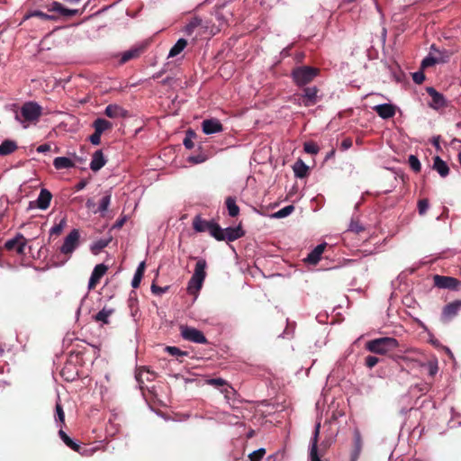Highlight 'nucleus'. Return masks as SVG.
Returning a JSON list of instances; mask_svg holds the SVG:
<instances>
[{"label": "nucleus", "mask_w": 461, "mask_h": 461, "mask_svg": "<svg viewBox=\"0 0 461 461\" xmlns=\"http://www.w3.org/2000/svg\"><path fill=\"white\" fill-rule=\"evenodd\" d=\"M42 113V107L36 102L24 103L20 111L15 113V120L19 122L24 129L32 124H36Z\"/></svg>", "instance_id": "f257e3e1"}, {"label": "nucleus", "mask_w": 461, "mask_h": 461, "mask_svg": "<svg viewBox=\"0 0 461 461\" xmlns=\"http://www.w3.org/2000/svg\"><path fill=\"white\" fill-rule=\"evenodd\" d=\"M397 339L391 337H384L372 339L366 343V349L372 353L385 355L391 350L398 348Z\"/></svg>", "instance_id": "f03ea898"}, {"label": "nucleus", "mask_w": 461, "mask_h": 461, "mask_svg": "<svg viewBox=\"0 0 461 461\" xmlns=\"http://www.w3.org/2000/svg\"><path fill=\"white\" fill-rule=\"evenodd\" d=\"M206 261L203 258H199L196 262L194 274L188 282L187 289L189 293L194 294L198 292L202 286L206 276Z\"/></svg>", "instance_id": "7ed1b4c3"}, {"label": "nucleus", "mask_w": 461, "mask_h": 461, "mask_svg": "<svg viewBox=\"0 0 461 461\" xmlns=\"http://www.w3.org/2000/svg\"><path fill=\"white\" fill-rule=\"evenodd\" d=\"M318 73V68L303 66L294 68L292 72V77L298 86H303L312 82Z\"/></svg>", "instance_id": "20e7f679"}, {"label": "nucleus", "mask_w": 461, "mask_h": 461, "mask_svg": "<svg viewBox=\"0 0 461 461\" xmlns=\"http://www.w3.org/2000/svg\"><path fill=\"white\" fill-rule=\"evenodd\" d=\"M79 230L73 229L65 238L63 244L61 245L59 251L62 255L69 258L73 252L79 245Z\"/></svg>", "instance_id": "39448f33"}, {"label": "nucleus", "mask_w": 461, "mask_h": 461, "mask_svg": "<svg viewBox=\"0 0 461 461\" xmlns=\"http://www.w3.org/2000/svg\"><path fill=\"white\" fill-rule=\"evenodd\" d=\"M180 333L185 340L193 343L206 344L208 342L203 333L194 327L182 325L180 327Z\"/></svg>", "instance_id": "423d86ee"}, {"label": "nucleus", "mask_w": 461, "mask_h": 461, "mask_svg": "<svg viewBox=\"0 0 461 461\" xmlns=\"http://www.w3.org/2000/svg\"><path fill=\"white\" fill-rule=\"evenodd\" d=\"M318 88L316 86L305 87L303 93L296 95L295 100L300 105L305 107L314 105L318 102Z\"/></svg>", "instance_id": "0eeeda50"}, {"label": "nucleus", "mask_w": 461, "mask_h": 461, "mask_svg": "<svg viewBox=\"0 0 461 461\" xmlns=\"http://www.w3.org/2000/svg\"><path fill=\"white\" fill-rule=\"evenodd\" d=\"M244 235V231L240 227H228L221 229L219 226V231L215 232L214 239L217 240L234 241Z\"/></svg>", "instance_id": "6e6552de"}, {"label": "nucleus", "mask_w": 461, "mask_h": 461, "mask_svg": "<svg viewBox=\"0 0 461 461\" xmlns=\"http://www.w3.org/2000/svg\"><path fill=\"white\" fill-rule=\"evenodd\" d=\"M193 228L197 232L208 231L213 238L216 231H219V224L212 221H205L200 216H195L193 221Z\"/></svg>", "instance_id": "1a4fd4ad"}, {"label": "nucleus", "mask_w": 461, "mask_h": 461, "mask_svg": "<svg viewBox=\"0 0 461 461\" xmlns=\"http://www.w3.org/2000/svg\"><path fill=\"white\" fill-rule=\"evenodd\" d=\"M27 240L22 234H17L14 239L8 240L5 247L8 250H15L18 254H24Z\"/></svg>", "instance_id": "9d476101"}, {"label": "nucleus", "mask_w": 461, "mask_h": 461, "mask_svg": "<svg viewBox=\"0 0 461 461\" xmlns=\"http://www.w3.org/2000/svg\"><path fill=\"white\" fill-rule=\"evenodd\" d=\"M51 198V193L49 190L42 188L40 192L37 200L30 203V207H37L41 210H46L49 208L50 204Z\"/></svg>", "instance_id": "9b49d317"}, {"label": "nucleus", "mask_w": 461, "mask_h": 461, "mask_svg": "<svg viewBox=\"0 0 461 461\" xmlns=\"http://www.w3.org/2000/svg\"><path fill=\"white\" fill-rule=\"evenodd\" d=\"M321 423L318 422L315 425L313 435L311 438L310 447H309V458L310 461H321L317 453L318 448V439L320 434Z\"/></svg>", "instance_id": "f8f14e48"}, {"label": "nucleus", "mask_w": 461, "mask_h": 461, "mask_svg": "<svg viewBox=\"0 0 461 461\" xmlns=\"http://www.w3.org/2000/svg\"><path fill=\"white\" fill-rule=\"evenodd\" d=\"M434 285L438 288H444V289H456L458 285L457 279L451 277V276H444L436 275L433 277Z\"/></svg>", "instance_id": "ddd939ff"}, {"label": "nucleus", "mask_w": 461, "mask_h": 461, "mask_svg": "<svg viewBox=\"0 0 461 461\" xmlns=\"http://www.w3.org/2000/svg\"><path fill=\"white\" fill-rule=\"evenodd\" d=\"M202 129L203 133L210 135L222 131L223 127L218 119L212 118L203 121Z\"/></svg>", "instance_id": "4468645a"}, {"label": "nucleus", "mask_w": 461, "mask_h": 461, "mask_svg": "<svg viewBox=\"0 0 461 461\" xmlns=\"http://www.w3.org/2000/svg\"><path fill=\"white\" fill-rule=\"evenodd\" d=\"M427 92L431 97L429 106L435 110H439L447 105V101L443 95L436 91L433 87H428Z\"/></svg>", "instance_id": "2eb2a0df"}, {"label": "nucleus", "mask_w": 461, "mask_h": 461, "mask_svg": "<svg viewBox=\"0 0 461 461\" xmlns=\"http://www.w3.org/2000/svg\"><path fill=\"white\" fill-rule=\"evenodd\" d=\"M107 271V267L104 264H98L95 267L88 282V288L93 289L95 287L100 279Z\"/></svg>", "instance_id": "dca6fc26"}, {"label": "nucleus", "mask_w": 461, "mask_h": 461, "mask_svg": "<svg viewBox=\"0 0 461 461\" xmlns=\"http://www.w3.org/2000/svg\"><path fill=\"white\" fill-rule=\"evenodd\" d=\"M373 110L383 119H390L395 115V107L392 104H377Z\"/></svg>", "instance_id": "f3484780"}, {"label": "nucleus", "mask_w": 461, "mask_h": 461, "mask_svg": "<svg viewBox=\"0 0 461 461\" xmlns=\"http://www.w3.org/2000/svg\"><path fill=\"white\" fill-rule=\"evenodd\" d=\"M460 309H461V300L454 301V302L447 304L443 308L442 318L445 321H448V320L452 319L454 316H456Z\"/></svg>", "instance_id": "a211bd4d"}, {"label": "nucleus", "mask_w": 461, "mask_h": 461, "mask_svg": "<svg viewBox=\"0 0 461 461\" xmlns=\"http://www.w3.org/2000/svg\"><path fill=\"white\" fill-rule=\"evenodd\" d=\"M104 114L109 118H125L128 112L118 104H109L105 107Z\"/></svg>", "instance_id": "6ab92c4d"}, {"label": "nucleus", "mask_w": 461, "mask_h": 461, "mask_svg": "<svg viewBox=\"0 0 461 461\" xmlns=\"http://www.w3.org/2000/svg\"><path fill=\"white\" fill-rule=\"evenodd\" d=\"M445 53H446L445 57H438L437 55H434L432 53V51H430L429 55L428 57H426L422 60L421 66L423 68H427V67L433 66L436 63L447 62L449 59L450 56H451V52L450 51H445Z\"/></svg>", "instance_id": "aec40b11"}, {"label": "nucleus", "mask_w": 461, "mask_h": 461, "mask_svg": "<svg viewBox=\"0 0 461 461\" xmlns=\"http://www.w3.org/2000/svg\"><path fill=\"white\" fill-rule=\"evenodd\" d=\"M106 164V159L101 149L94 152L90 162V168L92 171L96 172L100 170Z\"/></svg>", "instance_id": "412c9836"}, {"label": "nucleus", "mask_w": 461, "mask_h": 461, "mask_svg": "<svg viewBox=\"0 0 461 461\" xmlns=\"http://www.w3.org/2000/svg\"><path fill=\"white\" fill-rule=\"evenodd\" d=\"M325 248L326 243H321L316 246L307 256L306 261L310 264H317L320 261Z\"/></svg>", "instance_id": "4be33fe9"}, {"label": "nucleus", "mask_w": 461, "mask_h": 461, "mask_svg": "<svg viewBox=\"0 0 461 461\" xmlns=\"http://www.w3.org/2000/svg\"><path fill=\"white\" fill-rule=\"evenodd\" d=\"M18 149L14 140H5L0 144V156H7L14 153Z\"/></svg>", "instance_id": "5701e85b"}, {"label": "nucleus", "mask_w": 461, "mask_h": 461, "mask_svg": "<svg viewBox=\"0 0 461 461\" xmlns=\"http://www.w3.org/2000/svg\"><path fill=\"white\" fill-rule=\"evenodd\" d=\"M433 168L442 177H446L449 173V167L445 161H443L439 157H436L434 158Z\"/></svg>", "instance_id": "b1692460"}, {"label": "nucleus", "mask_w": 461, "mask_h": 461, "mask_svg": "<svg viewBox=\"0 0 461 461\" xmlns=\"http://www.w3.org/2000/svg\"><path fill=\"white\" fill-rule=\"evenodd\" d=\"M113 312L114 310L113 308L104 307L94 316V319L97 322L107 324L109 322V317L113 313Z\"/></svg>", "instance_id": "393cba45"}, {"label": "nucleus", "mask_w": 461, "mask_h": 461, "mask_svg": "<svg viewBox=\"0 0 461 461\" xmlns=\"http://www.w3.org/2000/svg\"><path fill=\"white\" fill-rule=\"evenodd\" d=\"M141 51H142L141 48H132L131 50H128L122 52V56H121L120 63L124 64L131 59L138 58L140 55Z\"/></svg>", "instance_id": "a878e982"}, {"label": "nucleus", "mask_w": 461, "mask_h": 461, "mask_svg": "<svg viewBox=\"0 0 461 461\" xmlns=\"http://www.w3.org/2000/svg\"><path fill=\"white\" fill-rule=\"evenodd\" d=\"M53 165L56 169H65L74 167V162L66 157H58L54 159Z\"/></svg>", "instance_id": "bb28decb"}, {"label": "nucleus", "mask_w": 461, "mask_h": 461, "mask_svg": "<svg viewBox=\"0 0 461 461\" xmlns=\"http://www.w3.org/2000/svg\"><path fill=\"white\" fill-rule=\"evenodd\" d=\"M187 45L185 39H179L175 45L170 49L167 58H174L180 54Z\"/></svg>", "instance_id": "cd10ccee"}, {"label": "nucleus", "mask_w": 461, "mask_h": 461, "mask_svg": "<svg viewBox=\"0 0 461 461\" xmlns=\"http://www.w3.org/2000/svg\"><path fill=\"white\" fill-rule=\"evenodd\" d=\"M293 169L296 177L303 178L306 176L309 167L303 160H298L294 163Z\"/></svg>", "instance_id": "c85d7f7f"}, {"label": "nucleus", "mask_w": 461, "mask_h": 461, "mask_svg": "<svg viewBox=\"0 0 461 461\" xmlns=\"http://www.w3.org/2000/svg\"><path fill=\"white\" fill-rule=\"evenodd\" d=\"M202 25V19L199 17H194L189 23L184 27L183 32L186 35H192L196 28Z\"/></svg>", "instance_id": "c756f323"}, {"label": "nucleus", "mask_w": 461, "mask_h": 461, "mask_svg": "<svg viewBox=\"0 0 461 461\" xmlns=\"http://www.w3.org/2000/svg\"><path fill=\"white\" fill-rule=\"evenodd\" d=\"M226 206L228 209V213L231 217H236L240 213V208L236 203V199L232 196H229L226 199Z\"/></svg>", "instance_id": "7c9ffc66"}, {"label": "nucleus", "mask_w": 461, "mask_h": 461, "mask_svg": "<svg viewBox=\"0 0 461 461\" xmlns=\"http://www.w3.org/2000/svg\"><path fill=\"white\" fill-rule=\"evenodd\" d=\"M93 125H94L95 131H98V133H103L106 130H109L113 127V124L109 121L103 119V118H97L94 122Z\"/></svg>", "instance_id": "2f4dec72"}, {"label": "nucleus", "mask_w": 461, "mask_h": 461, "mask_svg": "<svg viewBox=\"0 0 461 461\" xmlns=\"http://www.w3.org/2000/svg\"><path fill=\"white\" fill-rule=\"evenodd\" d=\"M31 17H39L45 21H56L57 20V17L55 15L48 14H45L39 10H34V11L28 13L24 18L29 19Z\"/></svg>", "instance_id": "473e14b6"}, {"label": "nucleus", "mask_w": 461, "mask_h": 461, "mask_svg": "<svg viewBox=\"0 0 461 461\" xmlns=\"http://www.w3.org/2000/svg\"><path fill=\"white\" fill-rule=\"evenodd\" d=\"M59 435L62 441L71 449L75 451H79L80 446L73 441L64 431L62 429H59Z\"/></svg>", "instance_id": "72a5a7b5"}, {"label": "nucleus", "mask_w": 461, "mask_h": 461, "mask_svg": "<svg viewBox=\"0 0 461 461\" xmlns=\"http://www.w3.org/2000/svg\"><path fill=\"white\" fill-rule=\"evenodd\" d=\"M294 211V205H287L273 213L272 217L276 219H282L289 216Z\"/></svg>", "instance_id": "f704fd0d"}, {"label": "nucleus", "mask_w": 461, "mask_h": 461, "mask_svg": "<svg viewBox=\"0 0 461 461\" xmlns=\"http://www.w3.org/2000/svg\"><path fill=\"white\" fill-rule=\"evenodd\" d=\"M66 224H67L66 218H62L59 223L54 224L50 228V235H59L63 231L64 228L66 227Z\"/></svg>", "instance_id": "c9c22d12"}, {"label": "nucleus", "mask_w": 461, "mask_h": 461, "mask_svg": "<svg viewBox=\"0 0 461 461\" xmlns=\"http://www.w3.org/2000/svg\"><path fill=\"white\" fill-rule=\"evenodd\" d=\"M111 203V194H107L102 197L99 203L98 212L101 213H104L110 205Z\"/></svg>", "instance_id": "e433bc0d"}, {"label": "nucleus", "mask_w": 461, "mask_h": 461, "mask_svg": "<svg viewBox=\"0 0 461 461\" xmlns=\"http://www.w3.org/2000/svg\"><path fill=\"white\" fill-rule=\"evenodd\" d=\"M55 411H56L55 420H56V421H59L61 423L60 427H62V425L65 423V413H64L62 405L60 404L59 402H57L56 406H55Z\"/></svg>", "instance_id": "4c0bfd02"}, {"label": "nucleus", "mask_w": 461, "mask_h": 461, "mask_svg": "<svg viewBox=\"0 0 461 461\" xmlns=\"http://www.w3.org/2000/svg\"><path fill=\"white\" fill-rule=\"evenodd\" d=\"M56 13H59L62 16L70 17L77 14L78 10L66 8L62 4H60Z\"/></svg>", "instance_id": "58836bf2"}, {"label": "nucleus", "mask_w": 461, "mask_h": 461, "mask_svg": "<svg viewBox=\"0 0 461 461\" xmlns=\"http://www.w3.org/2000/svg\"><path fill=\"white\" fill-rule=\"evenodd\" d=\"M408 162H409V165H410L411 168L414 172H420V171L421 165H420V162L419 158L416 156H414V155L409 156Z\"/></svg>", "instance_id": "ea45409f"}, {"label": "nucleus", "mask_w": 461, "mask_h": 461, "mask_svg": "<svg viewBox=\"0 0 461 461\" xmlns=\"http://www.w3.org/2000/svg\"><path fill=\"white\" fill-rule=\"evenodd\" d=\"M108 245V242L105 240H98L91 245V251L93 254L97 255L100 251L104 249Z\"/></svg>", "instance_id": "a19ab883"}, {"label": "nucleus", "mask_w": 461, "mask_h": 461, "mask_svg": "<svg viewBox=\"0 0 461 461\" xmlns=\"http://www.w3.org/2000/svg\"><path fill=\"white\" fill-rule=\"evenodd\" d=\"M265 454H266L265 448H263V447L258 448V450L253 451L249 455V460L250 461H260L263 458Z\"/></svg>", "instance_id": "79ce46f5"}, {"label": "nucleus", "mask_w": 461, "mask_h": 461, "mask_svg": "<svg viewBox=\"0 0 461 461\" xmlns=\"http://www.w3.org/2000/svg\"><path fill=\"white\" fill-rule=\"evenodd\" d=\"M206 159H207V156L203 154V153H199L197 155L190 156L187 158V160L190 163H193V164H200V163L204 162Z\"/></svg>", "instance_id": "37998d69"}, {"label": "nucleus", "mask_w": 461, "mask_h": 461, "mask_svg": "<svg viewBox=\"0 0 461 461\" xmlns=\"http://www.w3.org/2000/svg\"><path fill=\"white\" fill-rule=\"evenodd\" d=\"M429 207L428 199H421L418 202V211L420 215H424Z\"/></svg>", "instance_id": "c03bdc74"}, {"label": "nucleus", "mask_w": 461, "mask_h": 461, "mask_svg": "<svg viewBox=\"0 0 461 461\" xmlns=\"http://www.w3.org/2000/svg\"><path fill=\"white\" fill-rule=\"evenodd\" d=\"M303 149L309 154H317L319 152L318 146L313 142H306L303 145Z\"/></svg>", "instance_id": "a18cd8bd"}, {"label": "nucleus", "mask_w": 461, "mask_h": 461, "mask_svg": "<svg viewBox=\"0 0 461 461\" xmlns=\"http://www.w3.org/2000/svg\"><path fill=\"white\" fill-rule=\"evenodd\" d=\"M166 351L168 352L171 356H177V357L178 356H181V357L187 356L186 352L180 350L176 347L168 346L166 348Z\"/></svg>", "instance_id": "49530a36"}, {"label": "nucleus", "mask_w": 461, "mask_h": 461, "mask_svg": "<svg viewBox=\"0 0 461 461\" xmlns=\"http://www.w3.org/2000/svg\"><path fill=\"white\" fill-rule=\"evenodd\" d=\"M143 275L140 274V272H135L133 278L131 280V286L133 288H138L141 282Z\"/></svg>", "instance_id": "de8ad7c7"}, {"label": "nucleus", "mask_w": 461, "mask_h": 461, "mask_svg": "<svg viewBox=\"0 0 461 461\" xmlns=\"http://www.w3.org/2000/svg\"><path fill=\"white\" fill-rule=\"evenodd\" d=\"M207 383L215 387H221L226 385L225 380L221 378H212L207 381Z\"/></svg>", "instance_id": "09e8293b"}, {"label": "nucleus", "mask_w": 461, "mask_h": 461, "mask_svg": "<svg viewBox=\"0 0 461 461\" xmlns=\"http://www.w3.org/2000/svg\"><path fill=\"white\" fill-rule=\"evenodd\" d=\"M378 361L379 359L375 356H367L366 357V365L369 368L374 367L378 363Z\"/></svg>", "instance_id": "8fccbe9b"}, {"label": "nucleus", "mask_w": 461, "mask_h": 461, "mask_svg": "<svg viewBox=\"0 0 461 461\" xmlns=\"http://www.w3.org/2000/svg\"><path fill=\"white\" fill-rule=\"evenodd\" d=\"M412 79L416 84H421L425 80V75L421 71L412 74Z\"/></svg>", "instance_id": "3c124183"}, {"label": "nucleus", "mask_w": 461, "mask_h": 461, "mask_svg": "<svg viewBox=\"0 0 461 461\" xmlns=\"http://www.w3.org/2000/svg\"><path fill=\"white\" fill-rule=\"evenodd\" d=\"M101 135L102 133H98V131H95L89 138L91 143L94 145H99L101 142Z\"/></svg>", "instance_id": "603ef678"}, {"label": "nucleus", "mask_w": 461, "mask_h": 461, "mask_svg": "<svg viewBox=\"0 0 461 461\" xmlns=\"http://www.w3.org/2000/svg\"><path fill=\"white\" fill-rule=\"evenodd\" d=\"M352 140L351 139L349 138H347L345 140H342L341 142V145H340V149L341 150H347L348 149H350L352 147Z\"/></svg>", "instance_id": "864d4df0"}, {"label": "nucleus", "mask_w": 461, "mask_h": 461, "mask_svg": "<svg viewBox=\"0 0 461 461\" xmlns=\"http://www.w3.org/2000/svg\"><path fill=\"white\" fill-rule=\"evenodd\" d=\"M438 365L437 363H429V374L430 376H434L438 372Z\"/></svg>", "instance_id": "5fc2aeb1"}, {"label": "nucleus", "mask_w": 461, "mask_h": 461, "mask_svg": "<svg viewBox=\"0 0 461 461\" xmlns=\"http://www.w3.org/2000/svg\"><path fill=\"white\" fill-rule=\"evenodd\" d=\"M431 51L434 55H437L438 57H445L446 56L445 51H447V50H438L435 48L434 45H432Z\"/></svg>", "instance_id": "6e6d98bb"}, {"label": "nucleus", "mask_w": 461, "mask_h": 461, "mask_svg": "<svg viewBox=\"0 0 461 461\" xmlns=\"http://www.w3.org/2000/svg\"><path fill=\"white\" fill-rule=\"evenodd\" d=\"M36 150L39 153H45L50 150V146L49 144H42L40 145Z\"/></svg>", "instance_id": "4d7b16f0"}, {"label": "nucleus", "mask_w": 461, "mask_h": 461, "mask_svg": "<svg viewBox=\"0 0 461 461\" xmlns=\"http://www.w3.org/2000/svg\"><path fill=\"white\" fill-rule=\"evenodd\" d=\"M183 143H184L185 147L186 149H193V148H194V142H193V140H192L190 138H188V137H185V140H184V142H183Z\"/></svg>", "instance_id": "13d9d810"}, {"label": "nucleus", "mask_w": 461, "mask_h": 461, "mask_svg": "<svg viewBox=\"0 0 461 461\" xmlns=\"http://www.w3.org/2000/svg\"><path fill=\"white\" fill-rule=\"evenodd\" d=\"M350 230L357 233H359L360 231H362L364 230V228L362 226H360L358 223H351Z\"/></svg>", "instance_id": "bf43d9fd"}, {"label": "nucleus", "mask_w": 461, "mask_h": 461, "mask_svg": "<svg viewBox=\"0 0 461 461\" xmlns=\"http://www.w3.org/2000/svg\"><path fill=\"white\" fill-rule=\"evenodd\" d=\"M60 3L59 2H57V1H54L52 2L49 6H48V10L50 12H57L58 10V7L59 6Z\"/></svg>", "instance_id": "052dcab7"}, {"label": "nucleus", "mask_w": 461, "mask_h": 461, "mask_svg": "<svg viewBox=\"0 0 461 461\" xmlns=\"http://www.w3.org/2000/svg\"><path fill=\"white\" fill-rule=\"evenodd\" d=\"M86 181L81 180L76 185L75 189H76V191H80V190H83L86 187Z\"/></svg>", "instance_id": "680f3d73"}, {"label": "nucleus", "mask_w": 461, "mask_h": 461, "mask_svg": "<svg viewBox=\"0 0 461 461\" xmlns=\"http://www.w3.org/2000/svg\"><path fill=\"white\" fill-rule=\"evenodd\" d=\"M144 269H145V262L142 261L140 263V265L138 266L137 269L135 272H140V274L143 275L144 274Z\"/></svg>", "instance_id": "e2e57ef3"}, {"label": "nucleus", "mask_w": 461, "mask_h": 461, "mask_svg": "<svg viewBox=\"0 0 461 461\" xmlns=\"http://www.w3.org/2000/svg\"><path fill=\"white\" fill-rule=\"evenodd\" d=\"M439 136H437V137H433L432 139V144L435 146V148L437 149H440V146H439Z\"/></svg>", "instance_id": "0e129e2a"}, {"label": "nucleus", "mask_w": 461, "mask_h": 461, "mask_svg": "<svg viewBox=\"0 0 461 461\" xmlns=\"http://www.w3.org/2000/svg\"><path fill=\"white\" fill-rule=\"evenodd\" d=\"M151 289H152L153 293L160 294L163 292V290L160 287H157L155 285H152Z\"/></svg>", "instance_id": "69168bd1"}, {"label": "nucleus", "mask_w": 461, "mask_h": 461, "mask_svg": "<svg viewBox=\"0 0 461 461\" xmlns=\"http://www.w3.org/2000/svg\"><path fill=\"white\" fill-rule=\"evenodd\" d=\"M447 354H448L450 357H453V355H452V353H451L450 349L447 348Z\"/></svg>", "instance_id": "338daca9"}, {"label": "nucleus", "mask_w": 461, "mask_h": 461, "mask_svg": "<svg viewBox=\"0 0 461 461\" xmlns=\"http://www.w3.org/2000/svg\"><path fill=\"white\" fill-rule=\"evenodd\" d=\"M453 142H461V140H458V139H454V140H453Z\"/></svg>", "instance_id": "774afa93"}]
</instances>
